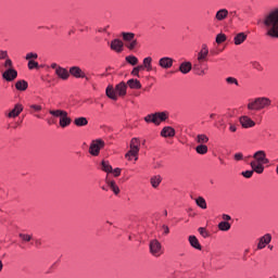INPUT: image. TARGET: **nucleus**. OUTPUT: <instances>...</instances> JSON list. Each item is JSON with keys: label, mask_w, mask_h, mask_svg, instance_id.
I'll use <instances>...</instances> for the list:
<instances>
[{"label": "nucleus", "mask_w": 278, "mask_h": 278, "mask_svg": "<svg viewBox=\"0 0 278 278\" xmlns=\"http://www.w3.org/2000/svg\"><path fill=\"white\" fill-rule=\"evenodd\" d=\"M146 123H153L154 125H161L164 121H168V112H156L149 114L144 117Z\"/></svg>", "instance_id": "39448f33"}, {"label": "nucleus", "mask_w": 278, "mask_h": 278, "mask_svg": "<svg viewBox=\"0 0 278 278\" xmlns=\"http://www.w3.org/2000/svg\"><path fill=\"white\" fill-rule=\"evenodd\" d=\"M208 54L210 50L207 49V45H202V49L198 53V62H203L204 60H206Z\"/></svg>", "instance_id": "6ab92c4d"}, {"label": "nucleus", "mask_w": 278, "mask_h": 278, "mask_svg": "<svg viewBox=\"0 0 278 278\" xmlns=\"http://www.w3.org/2000/svg\"><path fill=\"white\" fill-rule=\"evenodd\" d=\"M160 166H162V164H156V165H155V168H160Z\"/></svg>", "instance_id": "680f3d73"}, {"label": "nucleus", "mask_w": 278, "mask_h": 278, "mask_svg": "<svg viewBox=\"0 0 278 278\" xmlns=\"http://www.w3.org/2000/svg\"><path fill=\"white\" fill-rule=\"evenodd\" d=\"M250 166L253 173H256L257 175H262V173H264V163H257V162L251 161Z\"/></svg>", "instance_id": "a211bd4d"}, {"label": "nucleus", "mask_w": 278, "mask_h": 278, "mask_svg": "<svg viewBox=\"0 0 278 278\" xmlns=\"http://www.w3.org/2000/svg\"><path fill=\"white\" fill-rule=\"evenodd\" d=\"M268 249H270V251H273V245H268Z\"/></svg>", "instance_id": "0e129e2a"}, {"label": "nucleus", "mask_w": 278, "mask_h": 278, "mask_svg": "<svg viewBox=\"0 0 278 278\" xmlns=\"http://www.w3.org/2000/svg\"><path fill=\"white\" fill-rule=\"evenodd\" d=\"M103 147H105V141H103V139L93 140L89 147V153L93 156H97Z\"/></svg>", "instance_id": "0eeeda50"}, {"label": "nucleus", "mask_w": 278, "mask_h": 278, "mask_svg": "<svg viewBox=\"0 0 278 278\" xmlns=\"http://www.w3.org/2000/svg\"><path fill=\"white\" fill-rule=\"evenodd\" d=\"M16 77H18V72L14 70V67L8 68L2 73V79H4L5 81H14Z\"/></svg>", "instance_id": "9d476101"}, {"label": "nucleus", "mask_w": 278, "mask_h": 278, "mask_svg": "<svg viewBox=\"0 0 278 278\" xmlns=\"http://www.w3.org/2000/svg\"><path fill=\"white\" fill-rule=\"evenodd\" d=\"M233 40H235V45H237V46L242 45V42H244V40H247V34L239 33L235 36Z\"/></svg>", "instance_id": "a878e982"}, {"label": "nucleus", "mask_w": 278, "mask_h": 278, "mask_svg": "<svg viewBox=\"0 0 278 278\" xmlns=\"http://www.w3.org/2000/svg\"><path fill=\"white\" fill-rule=\"evenodd\" d=\"M193 68H195V70H197V68H199V67H198L197 65H194V66H193Z\"/></svg>", "instance_id": "774afa93"}, {"label": "nucleus", "mask_w": 278, "mask_h": 278, "mask_svg": "<svg viewBox=\"0 0 278 278\" xmlns=\"http://www.w3.org/2000/svg\"><path fill=\"white\" fill-rule=\"evenodd\" d=\"M105 92L109 99H112V101H118V97H125V94H127V85L125 81H122L117 84L115 88L113 86H108Z\"/></svg>", "instance_id": "f03ea898"}, {"label": "nucleus", "mask_w": 278, "mask_h": 278, "mask_svg": "<svg viewBox=\"0 0 278 278\" xmlns=\"http://www.w3.org/2000/svg\"><path fill=\"white\" fill-rule=\"evenodd\" d=\"M251 64H252V67L255 68L256 71H260V72L264 71V67L262 66V64H260V62L254 61Z\"/></svg>", "instance_id": "a18cd8bd"}, {"label": "nucleus", "mask_w": 278, "mask_h": 278, "mask_svg": "<svg viewBox=\"0 0 278 278\" xmlns=\"http://www.w3.org/2000/svg\"><path fill=\"white\" fill-rule=\"evenodd\" d=\"M61 66L58 65V63H52L51 64V68H53L55 72L58 71V68H60Z\"/></svg>", "instance_id": "4d7b16f0"}, {"label": "nucleus", "mask_w": 278, "mask_h": 278, "mask_svg": "<svg viewBox=\"0 0 278 278\" xmlns=\"http://www.w3.org/2000/svg\"><path fill=\"white\" fill-rule=\"evenodd\" d=\"M26 60L31 61V60H38V53L29 52L26 54Z\"/></svg>", "instance_id": "49530a36"}, {"label": "nucleus", "mask_w": 278, "mask_h": 278, "mask_svg": "<svg viewBox=\"0 0 278 278\" xmlns=\"http://www.w3.org/2000/svg\"><path fill=\"white\" fill-rule=\"evenodd\" d=\"M195 142H198V144H207L210 142V138L206 135L201 134L195 137Z\"/></svg>", "instance_id": "cd10ccee"}, {"label": "nucleus", "mask_w": 278, "mask_h": 278, "mask_svg": "<svg viewBox=\"0 0 278 278\" xmlns=\"http://www.w3.org/2000/svg\"><path fill=\"white\" fill-rule=\"evenodd\" d=\"M189 243L193 249L201 251L202 247H201V243L199 242V239L197 238V236H189Z\"/></svg>", "instance_id": "b1692460"}, {"label": "nucleus", "mask_w": 278, "mask_h": 278, "mask_svg": "<svg viewBox=\"0 0 278 278\" xmlns=\"http://www.w3.org/2000/svg\"><path fill=\"white\" fill-rule=\"evenodd\" d=\"M226 83L229 84V86H240L236 77H227Z\"/></svg>", "instance_id": "ea45409f"}, {"label": "nucleus", "mask_w": 278, "mask_h": 278, "mask_svg": "<svg viewBox=\"0 0 278 278\" xmlns=\"http://www.w3.org/2000/svg\"><path fill=\"white\" fill-rule=\"evenodd\" d=\"M49 114H51V116H54L55 118H60V126L61 127H68V125H71L72 119L71 117H68V113L66 111L63 110H50Z\"/></svg>", "instance_id": "20e7f679"}, {"label": "nucleus", "mask_w": 278, "mask_h": 278, "mask_svg": "<svg viewBox=\"0 0 278 278\" xmlns=\"http://www.w3.org/2000/svg\"><path fill=\"white\" fill-rule=\"evenodd\" d=\"M241 126L244 128V129H249L251 127H255V122H253V119H251V117L244 115V116H241L240 119H239Z\"/></svg>", "instance_id": "2eb2a0df"}, {"label": "nucleus", "mask_w": 278, "mask_h": 278, "mask_svg": "<svg viewBox=\"0 0 278 278\" xmlns=\"http://www.w3.org/2000/svg\"><path fill=\"white\" fill-rule=\"evenodd\" d=\"M126 86H129V88H131L132 90H140V88H142V84H140V80L134 78L129 79Z\"/></svg>", "instance_id": "4be33fe9"}, {"label": "nucleus", "mask_w": 278, "mask_h": 278, "mask_svg": "<svg viewBox=\"0 0 278 278\" xmlns=\"http://www.w3.org/2000/svg\"><path fill=\"white\" fill-rule=\"evenodd\" d=\"M126 62L131 66H136L138 64V58L136 55L126 56Z\"/></svg>", "instance_id": "c9c22d12"}, {"label": "nucleus", "mask_w": 278, "mask_h": 278, "mask_svg": "<svg viewBox=\"0 0 278 278\" xmlns=\"http://www.w3.org/2000/svg\"><path fill=\"white\" fill-rule=\"evenodd\" d=\"M152 62L153 59L151 56H147L143 59V67L146 68V71H148V73H150V71H153Z\"/></svg>", "instance_id": "393cba45"}, {"label": "nucleus", "mask_w": 278, "mask_h": 278, "mask_svg": "<svg viewBox=\"0 0 278 278\" xmlns=\"http://www.w3.org/2000/svg\"><path fill=\"white\" fill-rule=\"evenodd\" d=\"M127 49H129V51H134V49H136V47H138V39H132L131 41H128V43H125Z\"/></svg>", "instance_id": "4c0bfd02"}, {"label": "nucleus", "mask_w": 278, "mask_h": 278, "mask_svg": "<svg viewBox=\"0 0 278 278\" xmlns=\"http://www.w3.org/2000/svg\"><path fill=\"white\" fill-rule=\"evenodd\" d=\"M135 68L140 72V71H144L146 67L144 65H139V66H136Z\"/></svg>", "instance_id": "bf43d9fd"}, {"label": "nucleus", "mask_w": 278, "mask_h": 278, "mask_svg": "<svg viewBox=\"0 0 278 278\" xmlns=\"http://www.w3.org/2000/svg\"><path fill=\"white\" fill-rule=\"evenodd\" d=\"M106 184H108L109 188L114 192V194H119L121 193V189L116 185V181L108 180Z\"/></svg>", "instance_id": "c85d7f7f"}, {"label": "nucleus", "mask_w": 278, "mask_h": 278, "mask_svg": "<svg viewBox=\"0 0 278 278\" xmlns=\"http://www.w3.org/2000/svg\"><path fill=\"white\" fill-rule=\"evenodd\" d=\"M195 203L198 207H201V210H207V202L203 197H199L198 199H195Z\"/></svg>", "instance_id": "473e14b6"}, {"label": "nucleus", "mask_w": 278, "mask_h": 278, "mask_svg": "<svg viewBox=\"0 0 278 278\" xmlns=\"http://www.w3.org/2000/svg\"><path fill=\"white\" fill-rule=\"evenodd\" d=\"M233 157H235L236 162H240L243 160L244 155L242 154V152H238L235 154Z\"/></svg>", "instance_id": "09e8293b"}, {"label": "nucleus", "mask_w": 278, "mask_h": 278, "mask_svg": "<svg viewBox=\"0 0 278 278\" xmlns=\"http://www.w3.org/2000/svg\"><path fill=\"white\" fill-rule=\"evenodd\" d=\"M30 109L34 110L35 112H40V110H42V106L38 104H31Z\"/></svg>", "instance_id": "3c124183"}, {"label": "nucleus", "mask_w": 278, "mask_h": 278, "mask_svg": "<svg viewBox=\"0 0 278 278\" xmlns=\"http://www.w3.org/2000/svg\"><path fill=\"white\" fill-rule=\"evenodd\" d=\"M8 51L0 50V60H8Z\"/></svg>", "instance_id": "8fccbe9b"}, {"label": "nucleus", "mask_w": 278, "mask_h": 278, "mask_svg": "<svg viewBox=\"0 0 278 278\" xmlns=\"http://www.w3.org/2000/svg\"><path fill=\"white\" fill-rule=\"evenodd\" d=\"M229 129H230V131L236 132L238 128L236 127V125L230 124Z\"/></svg>", "instance_id": "13d9d810"}, {"label": "nucleus", "mask_w": 278, "mask_h": 278, "mask_svg": "<svg viewBox=\"0 0 278 278\" xmlns=\"http://www.w3.org/2000/svg\"><path fill=\"white\" fill-rule=\"evenodd\" d=\"M112 173L114 175V177H121V168H115V169H112Z\"/></svg>", "instance_id": "603ef678"}, {"label": "nucleus", "mask_w": 278, "mask_h": 278, "mask_svg": "<svg viewBox=\"0 0 278 278\" xmlns=\"http://www.w3.org/2000/svg\"><path fill=\"white\" fill-rule=\"evenodd\" d=\"M264 25L267 27L269 38H278V9L265 16Z\"/></svg>", "instance_id": "f257e3e1"}, {"label": "nucleus", "mask_w": 278, "mask_h": 278, "mask_svg": "<svg viewBox=\"0 0 278 278\" xmlns=\"http://www.w3.org/2000/svg\"><path fill=\"white\" fill-rule=\"evenodd\" d=\"M150 253L154 257H160L164 251H162V243L157 241V239L151 240L149 244Z\"/></svg>", "instance_id": "6e6552de"}, {"label": "nucleus", "mask_w": 278, "mask_h": 278, "mask_svg": "<svg viewBox=\"0 0 278 278\" xmlns=\"http://www.w3.org/2000/svg\"><path fill=\"white\" fill-rule=\"evenodd\" d=\"M55 75H58V77L60 79H63L64 81H66V79H68L71 77L68 70H66L62 66L56 68Z\"/></svg>", "instance_id": "f3484780"}, {"label": "nucleus", "mask_w": 278, "mask_h": 278, "mask_svg": "<svg viewBox=\"0 0 278 278\" xmlns=\"http://www.w3.org/2000/svg\"><path fill=\"white\" fill-rule=\"evenodd\" d=\"M151 186L152 188H157L160 186V184H162V176L157 175V176H153L150 179Z\"/></svg>", "instance_id": "2f4dec72"}, {"label": "nucleus", "mask_w": 278, "mask_h": 278, "mask_svg": "<svg viewBox=\"0 0 278 278\" xmlns=\"http://www.w3.org/2000/svg\"><path fill=\"white\" fill-rule=\"evenodd\" d=\"M21 112H23V104L17 103L14 109L7 114V116L8 118H16V116L21 115Z\"/></svg>", "instance_id": "dca6fc26"}, {"label": "nucleus", "mask_w": 278, "mask_h": 278, "mask_svg": "<svg viewBox=\"0 0 278 278\" xmlns=\"http://www.w3.org/2000/svg\"><path fill=\"white\" fill-rule=\"evenodd\" d=\"M198 231H199L200 236H202V238H210V231H207L206 228L200 227L198 229Z\"/></svg>", "instance_id": "58836bf2"}, {"label": "nucleus", "mask_w": 278, "mask_h": 278, "mask_svg": "<svg viewBox=\"0 0 278 278\" xmlns=\"http://www.w3.org/2000/svg\"><path fill=\"white\" fill-rule=\"evenodd\" d=\"M29 87V84H27L26 80H17L15 83L16 90L25 91Z\"/></svg>", "instance_id": "bb28decb"}, {"label": "nucleus", "mask_w": 278, "mask_h": 278, "mask_svg": "<svg viewBox=\"0 0 278 278\" xmlns=\"http://www.w3.org/2000/svg\"><path fill=\"white\" fill-rule=\"evenodd\" d=\"M253 174H254L253 169L241 173L242 177H245V179H251V177H253Z\"/></svg>", "instance_id": "c03bdc74"}, {"label": "nucleus", "mask_w": 278, "mask_h": 278, "mask_svg": "<svg viewBox=\"0 0 278 278\" xmlns=\"http://www.w3.org/2000/svg\"><path fill=\"white\" fill-rule=\"evenodd\" d=\"M123 40L127 43L131 42V40L136 39V34L134 33H122Z\"/></svg>", "instance_id": "c756f323"}, {"label": "nucleus", "mask_w": 278, "mask_h": 278, "mask_svg": "<svg viewBox=\"0 0 278 278\" xmlns=\"http://www.w3.org/2000/svg\"><path fill=\"white\" fill-rule=\"evenodd\" d=\"M253 161L258 164H270V160L266 157V152L264 150H258L253 154Z\"/></svg>", "instance_id": "1a4fd4ad"}, {"label": "nucleus", "mask_w": 278, "mask_h": 278, "mask_svg": "<svg viewBox=\"0 0 278 278\" xmlns=\"http://www.w3.org/2000/svg\"><path fill=\"white\" fill-rule=\"evenodd\" d=\"M215 114H211V118H214Z\"/></svg>", "instance_id": "338daca9"}, {"label": "nucleus", "mask_w": 278, "mask_h": 278, "mask_svg": "<svg viewBox=\"0 0 278 278\" xmlns=\"http://www.w3.org/2000/svg\"><path fill=\"white\" fill-rule=\"evenodd\" d=\"M227 16H229V11L227 9H222V10L217 11L215 14L216 21H225V18H227Z\"/></svg>", "instance_id": "5701e85b"}, {"label": "nucleus", "mask_w": 278, "mask_h": 278, "mask_svg": "<svg viewBox=\"0 0 278 278\" xmlns=\"http://www.w3.org/2000/svg\"><path fill=\"white\" fill-rule=\"evenodd\" d=\"M161 136H162L163 138H174V136H175V130H174L173 127L166 126V127H164V128L162 129Z\"/></svg>", "instance_id": "412c9836"}, {"label": "nucleus", "mask_w": 278, "mask_h": 278, "mask_svg": "<svg viewBox=\"0 0 278 278\" xmlns=\"http://www.w3.org/2000/svg\"><path fill=\"white\" fill-rule=\"evenodd\" d=\"M138 153H140V139L132 138L130 140V150L126 153L125 157H127V160L135 157V162H138Z\"/></svg>", "instance_id": "423d86ee"}, {"label": "nucleus", "mask_w": 278, "mask_h": 278, "mask_svg": "<svg viewBox=\"0 0 278 278\" xmlns=\"http://www.w3.org/2000/svg\"><path fill=\"white\" fill-rule=\"evenodd\" d=\"M273 105V101L266 97H258L248 103V110L252 112H262Z\"/></svg>", "instance_id": "7ed1b4c3"}, {"label": "nucleus", "mask_w": 278, "mask_h": 278, "mask_svg": "<svg viewBox=\"0 0 278 278\" xmlns=\"http://www.w3.org/2000/svg\"><path fill=\"white\" fill-rule=\"evenodd\" d=\"M276 173H277V175H278V165H277V167H276Z\"/></svg>", "instance_id": "69168bd1"}, {"label": "nucleus", "mask_w": 278, "mask_h": 278, "mask_svg": "<svg viewBox=\"0 0 278 278\" xmlns=\"http://www.w3.org/2000/svg\"><path fill=\"white\" fill-rule=\"evenodd\" d=\"M182 75H188L190 71H192V63L191 62H182L178 68Z\"/></svg>", "instance_id": "aec40b11"}, {"label": "nucleus", "mask_w": 278, "mask_h": 278, "mask_svg": "<svg viewBox=\"0 0 278 278\" xmlns=\"http://www.w3.org/2000/svg\"><path fill=\"white\" fill-rule=\"evenodd\" d=\"M197 153H199V155H205V153H207V146L205 144H199L195 148Z\"/></svg>", "instance_id": "f704fd0d"}, {"label": "nucleus", "mask_w": 278, "mask_h": 278, "mask_svg": "<svg viewBox=\"0 0 278 278\" xmlns=\"http://www.w3.org/2000/svg\"><path fill=\"white\" fill-rule=\"evenodd\" d=\"M28 68L29 71H34V68H39L38 62L34 60L28 61Z\"/></svg>", "instance_id": "79ce46f5"}, {"label": "nucleus", "mask_w": 278, "mask_h": 278, "mask_svg": "<svg viewBox=\"0 0 278 278\" xmlns=\"http://www.w3.org/2000/svg\"><path fill=\"white\" fill-rule=\"evenodd\" d=\"M131 75H134L135 77H140V72L139 70H137V67H134Z\"/></svg>", "instance_id": "864d4df0"}, {"label": "nucleus", "mask_w": 278, "mask_h": 278, "mask_svg": "<svg viewBox=\"0 0 278 278\" xmlns=\"http://www.w3.org/2000/svg\"><path fill=\"white\" fill-rule=\"evenodd\" d=\"M4 68H14V64L12 63V59H7L4 62Z\"/></svg>", "instance_id": "de8ad7c7"}, {"label": "nucleus", "mask_w": 278, "mask_h": 278, "mask_svg": "<svg viewBox=\"0 0 278 278\" xmlns=\"http://www.w3.org/2000/svg\"><path fill=\"white\" fill-rule=\"evenodd\" d=\"M218 229L219 231H229V229H231V224H229L228 222H220L218 224Z\"/></svg>", "instance_id": "72a5a7b5"}, {"label": "nucleus", "mask_w": 278, "mask_h": 278, "mask_svg": "<svg viewBox=\"0 0 278 278\" xmlns=\"http://www.w3.org/2000/svg\"><path fill=\"white\" fill-rule=\"evenodd\" d=\"M222 218H223V220H231V216L228 214H223Z\"/></svg>", "instance_id": "6e6d98bb"}, {"label": "nucleus", "mask_w": 278, "mask_h": 278, "mask_svg": "<svg viewBox=\"0 0 278 278\" xmlns=\"http://www.w3.org/2000/svg\"><path fill=\"white\" fill-rule=\"evenodd\" d=\"M18 236H20L21 240H23V242H30V240L33 238L31 235H25V233H20Z\"/></svg>", "instance_id": "37998d69"}, {"label": "nucleus", "mask_w": 278, "mask_h": 278, "mask_svg": "<svg viewBox=\"0 0 278 278\" xmlns=\"http://www.w3.org/2000/svg\"><path fill=\"white\" fill-rule=\"evenodd\" d=\"M174 63L175 60L170 56H163L159 60V66H161V68H164L165 71H168V68H173Z\"/></svg>", "instance_id": "9b49d317"}, {"label": "nucleus", "mask_w": 278, "mask_h": 278, "mask_svg": "<svg viewBox=\"0 0 278 278\" xmlns=\"http://www.w3.org/2000/svg\"><path fill=\"white\" fill-rule=\"evenodd\" d=\"M163 229H164L165 236H168L170 233V229L168 228V226L163 225Z\"/></svg>", "instance_id": "5fc2aeb1"}, {"label": "nucleus", "mask_w": 278, "mask_h": 278, "mask_svg": "<svg viewBox=\"0 0 278 278\" xmlns=\"http://www.w3.org/2000/svg\"><path fill=\"white\" fill-rule=\"evenodd\" d=\"M225 40H227V36L225 34H218L216 36L217 45H223V42H225Z\"/></svg>", "instance_id": "a19ab883"}, {"label": "nucleus", "mask_w": 278, "mask_h": 278, "mask_svg": "<svg viewBox=\"0 0 278 278\" xmlns=\"http://www.w3.org/2000/svg\"><path fill=\"white\" fill-rule=\"evenodd\" d=\"M200 75H205V71H201Z\"/></svg>", "instance_id": "e2e57ef3"}, {"label": "nucleus", "mask_w": 278, "mask_h": 278, "mask_svg": "<svg viewBox=\"0 0 278 278\" xmlns=\"http://www.w3.org/2000/svg\"><path fill=\"white\" fill-rule=\"evenodd\" d=\"M70 75L76 77V79H84V77H86V73H84L79 66L70 67Z\"/></svg>", "instance_id": "ddd939ff"}, {"label": "nucleus", "mask_w": 278, "mask_h": 278, "mask_svg": "<svg viewBox=\"0 0 278 278\" xmlns=\"http://www.w3.org/2000/svg\"><path fill=\"white\" fill-rule=\"evenodd\" d=\"M101 166H102V170H104V173H112V165H110V162L102 161Z\"/></svg>", "instance_id": "e433bc0d"}, {"label": "nucleus", "mask_w": 278, "mask_h": 278, "mask_svg": "<svg viewBox=\"0 0 278 278\" xmlns=\"http://www.w3.org/2000/svg\"><path fill=\"white\" fill-rule=\"evenodd\" d=\"M3 270V262L0 260V273Z\"/></svg>", "instance_id": "052dcab7"}, {"label": "nucleus", "mask_w": 278, "mask_h": 278, "mask_svg": "<svg viewBox=\"0 0 278 278\" xmlns=\"http://www.w3.org/2000/svg\"><path fill=\"white\" fill-rule=\"evenodd\" d=\"M273 241V236L270 233H266L258 239L257 251H262V249H266L267 244H270Z\"/></svg>", "instance_id": "f8f14e48"}, {"label": "nucleus", "mask_w": 278, "mask_h": 278, "mask_svg": "<svg viewBox=\"0 0 278 278\" xmlns=\"http://www.w3.org/2000/svg\"><path fill=\"white\" fill-rule=\"evenodd\" d=\"M123 47H125V43L121 39H113L111 41V49L115 53H123Z\"/></svg>", "instance_id": "4468645a"}, {"label": "nucleus", "mask_w": 278, "mask_h": 278, "mask_svg": "<svg viewBox=\"0 0 278 278\" xmlns=\"http://www.w3.org/2000/svg\"><path fill=\"white\" fill-rule=\"evenodd\" d=\"M74 125H76V127H86V125H88V118L86 117L75 118Z\"/></svg>", "instance_id": "7c9ffc66"}]
</instances>
